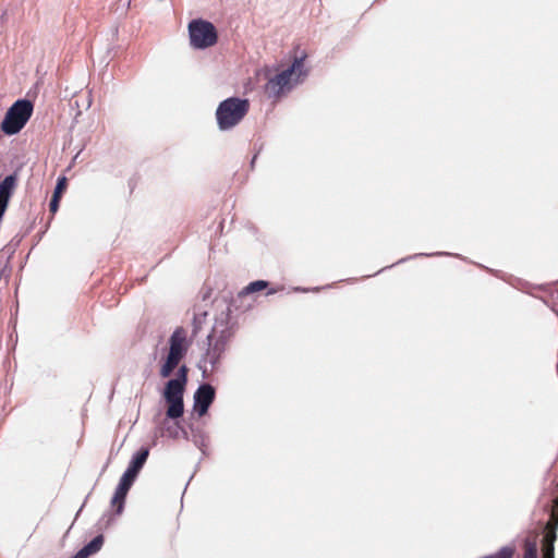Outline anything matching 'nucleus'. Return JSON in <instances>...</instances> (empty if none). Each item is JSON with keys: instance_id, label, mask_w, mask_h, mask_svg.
<instances>
[{"instance_id": "obj_12", "label": "nucleus", "mask_w": 558, "mask_h": 558, "mask_svg": "<svg viewBox=\"0 0 558 558\" xmlns=\"http://www.w3.org/2000/svg\"><path fill=\"white\" fill-rule=\"evenodd\" d=\"M104 544V536L97 535L88 544L82 547L73 558H88L90 555L96 554L100 550Z\"/></svg>"}, {"instance_id": "obj_14", "label": "nucleus", "mask_w": 558, "mask_h": 558, "mask_svg": "<svg viewBox=\"0 0 558 558\" xmlns=\"http://www.w3.org/2000/svg\"><path fill=\"white\" fill-rule=\"evenodd\" d=\"M556 534H547L544 538V558H554V542Z\"/></svg>"}, {"instance_id": "obj_6", "label": "nucleus", "mask_w": 558, "mask_h": 558, "mask_svg": "<svg viewBox=\"0 0 558 558\" xmlns=\"http://www.w3.org/2000/svg\"><path fill=\"white\" fill-rule=\"evenodd\" d=\"M191 46L195 49H206L217 43V31L213 23L204 20H193L189 24Z\"/></svg>"}, {"instance_id": "obj_3", "label": "nucleus", "mask_w": 558, "mask_h": 558, "mask_svg": "<svg viewBox=\"0 0 558 558\" xmlns=\"http://www.w3.org/2000/svg\"><path fill=\"white\" fill-rule=\"evenodd\" d=\"M250 109L247 99L229 97L222 100L216 110L217 125L220 131H229L236 126Z\"/></svg>"}, {"instance_id": "obj_5", "label": "nucleus", "mask_w": 558, "mask_h": 558, "mask_svg": "<svg viewBox=\"0 0 558 558\" xmlns=\"http://www.w3.org/2000/svg\"><path fill=\"white\" fill-rule=\"evenodd\" d=\"M34 105L28 99L16 100L7 111L1 130L7 135L17 134L32 117Z\"/></svg>"}, {"instance_id": "obj_19", "label": "nucleus", "mask_w": 558, "mask_h": 558, "mask_svg": "<svg viewBox=\"0 0 558 558\" xmlns=\"http://www.w3.org/2000/svg\"><path fill=\"white\" fill-rule=\"evenodd\" d=\"M59 201H60V197H57V195H52V198L50 199V203H49V209L52 214H56L58 208H59Z\"/></svg>"}, {"instance_id": "obj_1", "label": "nucleus", "mask_w": 558, "mask_h": 558, "mask_svg": "<svg viewBox=\"0 0 558 558\" xmlns=\"http://www.w3.org/2000/svg\"><path fill=\"white\" fill-rule=\"evenodd\" d=\"M149 456L148 448H141L131 459L129 466L124 471L123 475L120 478V482L116 488L114 495L112 497L111 504L113 507H117L116 513L121 514L124 508V501L128 492L133 485L135 478L137 477L140 471L144 466L147 458Z\"/></svg>"}, {"instance_id": "obj_17", "label": "nucleus", "mask_w": 558, "mask_h": 558, "mask_svg": "<svg viewBox=\"0 0 558 558\" xmlns=\"http://www.w3.org/2000/svg\"><path fill=\"white\" fill-rule=\"evenodd\" d=\"M65 187V178H60L57 182V185L54 187L53 195H57V197L61 196V193L63 192Z\"/></svg>"}, {"instance_id": "obj_20", "label": "nucleus", "mask_w": 558, "mask_h": 558, "mask_svg": "<svg viewBox=\"0 0 558 558\" xmlns=\"http://www.w3.org/2000/svg\"><path fill=\"white\" fill-rule=\"evenodd\" d=\"M169 434H170V436H171V437H173V438H177V437H178V432H177V429H174L173 432H171V430L169 429Z\"/></svg>"}, {"instance_id": "obj_22", "label": "nucleus", "mask_w": 558, "mask_h": 558, "mask_svg": "<svg viewBox=\"0 0 558 558\" xmlns=\"http://www.w3.org/2000/svg\"><path fill=\"white\" fill-rule=\"evenodd\" d=\"M131 0H128V5H130Z\"/></svg>"}, {"instance_id": "obj_21", "label": "nucleus", "mask_w": 558, "mask_h": 558, "mask_svg": "<svg viewBox=\"0 0 558 558\" xmlns=\"http://www.w3.org/2000/svg\"><path fill=\"white\" fill-rule=\"evenodd\" d=\"M448 253H441V252H438L436 253L435 255H447Z\"/></svg>"}, {"instance_id": "obj_2", "label": "nucleus", "mask_w": 558, "mask_h": 558, "mask_svg": "<svg viewBox=\"0 0 558 558\" xmlns=\"http://www.w3.org/2000/svg\"><path fill=\"white\" fill-rule=\"evenodd\" d=\"M304 59L305 56L296 57L289 68L268 80L266 92L270 97L280 96L286 89H291L293 84L302 82L307 76Z\"/></svg>"}, {"instance_id": "obj_7", "label": "nucleus", "mask_w": 558, "mask_h": 558, "mask_svg": "<svg viewBox=\"0 0 558 558\" xmlns=\"http://www.w3.org/2000/svg\"><path fill=\"white\" fill-rule=\"evenodd\" d=\"M184 384L179 380L169 379L163 390V398L168 403L167 417L171 420L180 418L184 413L183 395L185 391Z\"/></svg>"}, {"instance_id": "obj_18", "label": "nucleus", "mask_w": 558, "mask_h": 558, "mask_svg": "<svg viewBox=\"0 0 558 558\" xmlns=\"http://www.w3.org/2000/svg\"><path fill=\"white\" fill-rule=\"evenodd\" d=\"M206 313H203L202 315H195L194 316V329H193V335H196L198 329L201 328V324H202V319L204 317H206Z\"/></svg>"}, {"instance_id": "obj_4", "label": "nucleus", "mask_w": 558, "mask_h": 558, "mask_svg": "<svg viewBox=\"0 0 558 558\" xmlns=\"http://www.w3.org/2000/svg\"><path fill=\"white\" fill-rule=\"evenodd\" d=\"M190 348L187 332L184 328L178 327L169 338V351L163 364L160 367V376L168 378L181 360L186 355Z\"/></svg>"}, {"instance_id": "obj_15", "label": "nucleus", "mask_w": 558, "mask_h": 558, "mask_svg": "<svg viewBox=\"0 0 558 558\" xmlns=\"http://www.w3.org/2000/svg\"><path fill=\"white\" fill-rule=\"evenodd\" d=\"M524 558H537V545L526 539L524 543Z\"/></svg>"}, {"instance_id": "obj_11", "label": "nucleus", "mask_w": 558, "mask_h": 558, "mask_svg": "<svg viewBox=\"0 0 558 558\" xmlns=\"http://www.w3.org/2000/svg\"><path fill=\"white\" fill-rule=\"evenodd\" d=\"M17 184V174L12 173L7 175L1 182H0V214L4 215L9 201L16 187Z\"/></svg>"}, {"instance_id": "obj_8", "label": "nucleus", "mask_w": 558, "mask_h": 558, "mask_svg": "<svg viewBox=\"0 0 558 558\" xmlns=\"http://www.w3.org/2000/svg\"><path fill=\"white\" fill-rule=\"evenodd\" d=\"M208 348L201 360V369L203 377L206 378L209 374L214 373L220 363V359L225 353L227 347L214 341L207 337Z\"/></svg>"}, {"instance_id": "obj_9", "label": "nucleus", "mask_w": 558, "mask_h": 558, "mask_svg": "<svg viewBox=\"0 0 558 558\" xmlns=\"http://www.w3.org/2000/svg\"><path fill=\"white\" fill-rule=\"evenodd\" d=\"M216 390L210 384H202L194 392V411L203 416L207 413L209 407L214 402Z\"/></svg>"}, {"instance_id": "obj_16", "label": "nucleus", "mask_w": 558, "mask_h": 558, "mask_svg": "<svg viewBox=\"0 0 558 558\" xmlns=\"http://www.w3.org/2000/svg\"><path fill=\"white\" fill-rule=\"evenodd\" d=\"M187 372H189V369H187L186 365H182L178 371L177 377H174L173 379L179 380V383L186 385Z\"/></svg>"}, {"instance_id": "obj_13", "label": "nucleus", "mask_w": 558, "mask_h": 558, "mask_svg": "<svg viewBox=\"0 0 558 558\" xmlns=\"http://www.w3.org/2000/svg\"><path fill=\"white\" fill-rule=\"evenodd\" d=\"M268 287V282L265 280H256L248 283L241 292L240 295H247L254 292H258Z\"/></svg>"}, {"instance_id": "obj_10", "label": "nucleus", "mask_w": 558, "mask_h": 558, "mask_svg": "<svg viewBox=\"0 0 558 558\" xmlns=\"http://www.w3.org/2000/svg\"><path fill=\"white\" fill-rule=\"evenodd\" d=\"M234 335V328L229 323L227 317H219L216 319L211 332L207 336L214 341L227 347L228 342Z\"/></svg>"}]
</instances>
